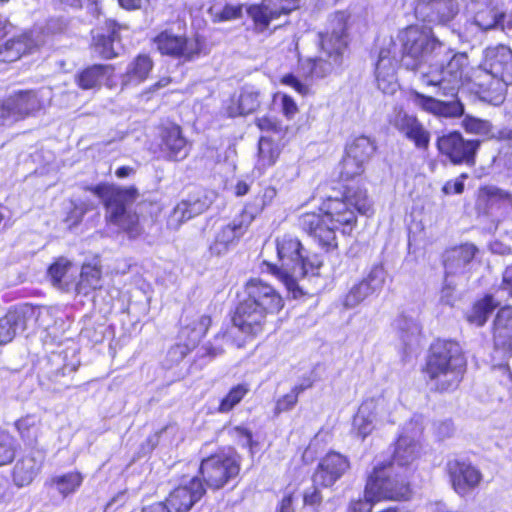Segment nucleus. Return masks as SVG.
Listing matches in <instances>:
<instances>
[{
	"mask_svg": "<svg viewBox=\"0 0 512 512\" xmlns=\"http://www.w3.org/2000/svg\"><path fill=\"white\" fill-rule=\"evenodd\" d=\"M285 307V299L272 284L259 277L249 278L236 295L229 320L243 337L242 347L262 336Z\"/></svg>",
	"mask_w": 512,
	"mask_h": 512,
	"instance_id": "obj_1",
	"label": "nucleus"
},
{
	"mask_svg": "<svg viewBox=\"0 0 512 512\" xmlns=\"http://www.w3.org/2000/svg\"><path fill=\"white\" fill-rule=\"evenodd\" d=\"M434 392L443 394L458 389L467 371V358L459 341L436 338L429 345L420 369Z\"/></svg>",
	"mask_w": 512,
	"mask_h": 512,
	"instance_id": "obj_2",
	"label": "nucleus"
},
{
	"mask_svg": "<svg viewBox=\"0 0 512 512\" xmlns=\"http://www.w3.org/2000/svg\"><path fill=\"white\" fill-rule=\"evenodd\" d=\"M86 190L102 200L107 225L116 227L130 239H136L143 234L140 215L129 209L140 195L135 185L119 186L101 182L88 186Z\"/></svg>",
	"mask_w": 512,
	"mask_h": 512,
	"instance_id": "obj_3",
	"label": "nucleus"
},
{
	"mask_svg": "<svg viewBox=\"0 0 512 512\" xmlns=\"http://www.w3.org/2000/svg\"><path fill=\"white\" fill-rule=\"evenodd\" d=\"M413 489L407 477L398 473L392 462H381L369 474L363 496L354 501V512H372L380 502L409 501Z\"/></svg>",
	"mask_w": 512,
	"mask_h": 512,
	"instance_id": "obj_4",
	"label": "nucleus"
},
{
	"mask_svg": "<svg viewBox=\"0 0 512 512\" xmlns=\"http://www.w3.org/2000/svg\"><path fill=\"white\" fill-rule=\"evenodd\" d=\"M301 0H262L259 3L225 4L222 9L214 15L215 22H226L240 19L243 9L251 19L253 29L257 33L266 31L271 22L282 16H288L300 7Z\"/></svg>",
	"mask_w": 512,
	"mask_h": 512,
	"instance_id": "obj_5",
	"label": "nucleus"
},
{
	"mask_svg": "<svg viewBox=\"0 0 512 512\" xmlns=\"http://www.w3.org/2000/svg\"><path fill=\"white\" fill-rule=\"evenodd\" d=\"M448 52L452 53L448 61L440 66L430 65L422 79L426 86L437 87V94L456 98L459 89L467 84L473 66L467 52L452 49H448Z\"/></svg>",
	"mask_w": 512,
	"mask_h": 512,
	"instance_id": "obj_6",
	"label": "nucleus"
},
{
	"mask_svg": "<svg viewBox=\"0 0 512 512\" xmlns=\"http://www.w3.org/2000/svg\"><path fill=\"white\" fill-rule=\"evenodd\" d=\"M241 466L242 457L236 450H219L201 460L197 476L206 490L218 491L239 477Z\"/></svg>",
	"mask_w": 512,
	"mask_h": 512,
	"instance_id": "obj_7",
	"label": "nucleus"
},
{
	"mask_svg": "<svg viewBox=\"0 0 512 512\" xmlns=\"http://www.w3.org/2000/svg\"><path fill=\"white\" fill-rule=\"evenodd\" d=\"M151 43L161 56L181 62L198 58L203 50V42L199 37L191 38L186 33L177 34L169 28L159 31L151 39Z\"/></svg>",
	"mask_w": 512,
	"mask_h": 512,
	"instance_id": "obj_8",
	"label": "nucleus"
},
{
	"mask_svg": "<svg viewBox=\"0 0 512 512\" xmlns=\"http://www.w3.org/2000/svg\"><path fill=\"white\" fill-rule=\"evenodd\" d=\"M443 48V43L433 33L410 28L405 33L402 61L407 69L417 70L424 63L431 61Z\"/></svg>",
	"mask_w": 512,
	"mask_h": 512,
	"instance_id": "obj_9",
	"label": "nucleus"
},
{
	"mask_svg": "<svg viewBox=\"0 0 512 512\" xmlns=\"http://www.w3.org/2000/svg\"><path fill=\"white\" fill-rule=\"evenodd\" d=\"M480 146L479 139H466L456 130L438 136L436 139L439 155L455 166L474 167Z\"/></svg>",
	"mask_w": 512,
	"mask_h": 512,
	"instance_id": "obj_10",
	"label": "nucleus"
},
{
	"mask_svg": "<svg viewBox=\"0 0 512 512\" xmlns=\"http://www.w3.org/2000/svg\"><path fill=\"white\" fill-rule=\"evenodd\" d=\"M43 107L36 90H18L8 98L0 100V117L4 125H9L35 115Z\"/></svg>",
	"mask_w": 512,
	"mask_h": 512,
	"instance_id": "obj_11",
	"label": "nucleus"
},
{
	"mask_svg": "<svg viewBox=\"0 0 512 512\" xmlns=\"http://www.w3.org/2000/svg\"><path fill=\"white\" fill-rule=\"evenodd\" d=\"M507 84L502 77L481 63L472 68L464 87L474 91L482 100L496 105L503 102Z\"/></svg>",
	"mask_w": 512,
	"mask_h": 512,
	"instance_id": "obj_12",
	"label": "nucleus"
},
{
	"mask_svg": "<svg viewBox=\"0 0 512 512\" xmlns=\"http://www.w3.org/2000/svg\"><path fill=\"white\" fill-rule=\"evenodd\" d=\"M445 471L451 488L459 497H466L478 489L484 477L477 466L463 459L448 460Z\"/></svg>",
	"mask_w": 512,
	"mask_h": 512,
	"instance_id": "obj_13",
	"label": "nucleus"
},
{
	"mask_svg": "<svg viewBox=\"0 0 512 512\" xmlns=\"http://www.w3.org/2000/svg\"><path fill=\"white\" fill-rule=\"evenodd\" d=\"M297 226L326 251L337 248V227L329 223L326 215L319 209L301 213L297 218Z\"/></svg>",
	"mask_w": 512,
	"mask_h": 512,
	"instance_id": "obj_14",
	"label": "nucleus"
},
{
	"mask_svg": "<svg viewBox=\"0 0 512 512\" xmlns=\"http://www.w3.org/2000/svg\"><path fill=\"white\" fill-rule=\"evenodd\" d=\"M256 216L248 210L246 205L236 217L228 224L221 227L209 246L212 255L220 256L230 247L236 245L247 233Z\"/></svg>",
	"mask_w": 512,
	"mask_h": 512,
	"instance_id": "obj_15",
	"label": "nucleus"
},
{
	"mask_svg": "<svg viewBox=\"0 0 512 512\" xmlns=\"http://www.w3.org/2000/svg\"><path fill=\"white\" fill-rule=\"evenodd\" d=\"M322 49L326 52L327 59L309 58L310 74L317 77H324L334 68L340 67L344 56L348 54V41L346 36L338 33H331L322 38Z\"/></svg>",
	"mask_w": 512,
	"mask_h": 512,
	"instance_id": "obj_16",
	"label": "nucleus"
},
{
	"mask_svg": "<svg viewBox=\"0 0 512 512\" xmlns=\"http://www.w3.org/2000/svg\"><path fill=\"white\" fill-rule=\"evenodd\" d=\"M157 150L167 161H181L188 155V140L182 127L173 121L157 126Z\"/></svg>",
	"mask_w": 512,
	"mask_h": 512,
	"instance_id": "obj_17",
	"label": "nucleus"
},
{
	"mask_svg": "<svg viewBox=\"0 0 512 512\" xmlns=\"http://www.w3.org/2000/svg\"><path fill=\"white\" fill-rule=\"evenodd\" d=\"M127 29L112 18H107L92 31L90 48L103 60H112L119 56L115 43H121V31Z\"/></svg>",
	"mask_w": 512,
	"mask_h": 512,
	"instance_id": "obj_18",
	"label": "nucleus"
},
{
	"mask_svg": "<svg viewBox=\"0 0 512 512\" xmlns=\"http://www.w3.org/2000/svg\"><path fill=\"white\" fill-rule=\"evenodd\" d=\"M205 495V485L198 476H193L187 483L174 487L164 501L174 512H190Z\"/></svg>",
	"mask_w": 512,
	"mask_h": 512,
	"instance_id": "obj_19",
	"label": "nucleus"
},
{
	"mask_svg": "<svg viewBox=\"0 0 512 512\" xmlns=\"http://www.w3.org/2000/svg\"><path fill=\"white\" fill-rule=\"evenodd\" d=\"M349 460L335 451L327 452L320 458L311 479L315 485L331 488L349 469Z\"/></svg>",
	"mask_w": 512,
	"mask_h": 512,
	"instance_id": "obj_20",
	"label": "nucleus"
},
{
	"mask_svg": "<svg viewBox=\"0 0 512 512\" xmlns=\"http://www.w3.org/2000/svg\"><path fill=\"white\" fill-rule=\"evenodd\" d=\"M491 334L494 351L503 358H512V305L497 310Z\"/></svg>",
	"mask_w": 512,
	"mask_h": 512,
	"instance_id": "obj_21",
	"label": "nucleus"
},
{
	"mask_svg": "<svg viewBox=\"0 0 512 512\" xmlns=\"http://www.w3.org/2000/svg\"><path fill=\"white\" fill-rule=\"evenodd\" d=\"M44 454L42 449H31L17 460L11 470V478L16 487L23 488L33 483L42 470Z\"/></svg>",
	"mask_w": 512,
	"mask_h": 512,
	"instance_id": "obj_22",
	"label": "nucleus"
},
{
	"mask_svg": "<svg viewBox=\"0 0 512 512\" xmlns=\"http://www.w3.org/2000/svg\"><path fill=\"white\" fill-rule=\"evenodd\" d=\"M414 12L424 22L446 25L458 14V6L454 0H417Z\"/></svg>",
	"mask_w": 512,
	"mask_h": 512,
	"instance_id": "obj_23",
	"label": "nucleus"
},
{
	"mask_svg": "<svg viewBox=\"0 0 512 512\" xmlns=\"http://www.w3.org/2000/svg\"><path fill=\"white\" fill-rule=\"evenodd\" d=\"M115 72V67L112 64H90L79 69L74 75V82L76 86L83 91L93 90L98 91L102 85L108 88L113 87L110 83Z\"/></svg>",
	"mask_w": 512,
	"mask_h": 512,
	"instance_id": "obj_24",
	"label": "nucleus"
},
{
	"mask_svg": "<svg viewBox=\"0 0 512 512\" xmlns=\"http://www.w3.org/2000/svg\"><path fill=\"white\" fill-rule=\"evenodd\" d=\"M393 127L415 148L427 151L430 145L431 134L415 115L399 113L392 121Z\"/></svg>",
	"mask_w": 512,
	"mask_h": 512,
	"instance_id": "obj_25",
	"label": "nucleus"
},
{
	"mask_svg": "<svg viewBox=\"0 0 512 512\" xmlns=\"http://www.w3.org/2000/svg\"><path fill=\"white\" fill-rule=\"evenodd\" d=\"M319 211L326 215L329 223L337 225L350 224L352 221V194L347 188L340 196H328L319 205Z\"/></svg>",
	"mask_w": 512,
	"mask_h": 512,
	"instance_id": "obj_26",
	"label": "nucleus"
},
{
	"mask_svg": "<svg viewBox=\"0 0 512 512\" xmlns=\"http://www.w3.org/2000/svg\"><path fill=\"white\" fill-rule=\"evenodd\" d=\"M411 95L418 107L434 116L459 118L464 114V104L458 97L453 98L454 100L452 101H442L418 91H413Z\"/></svg>",
	"mask_w": 512,
	"mask_h": 512,
	"instance_id": "obj_27",
	"label": "nucleus"
},
{
	"mask_svg": "<svg viewBox=\"0 0 512 512\" xmlns=\"http://www.w3.org/2000/svg\"><path fill=\"white\" fill-rule=\"evenodd\" d=\"M33 316V311L27 307H12L0 317V347L11 343L16 337L17 331L27 328L28 320Z\"/></svg>",
	"mask_w": 512,
	"mask_h": 512,
	"instance_id": "obj_28",
	"label": "nucleus"
},
{
	"mask_svg": "<svg viewBox=\"0 0 512 512\" xmlns=\"http://www.w3.org/2000/svg\"><path fill=\"white\" fill-rule=\"evenodd\" d=\"M481 63L506 83H512V50L508 46L501 44L486 48Z\"/></svg>",
	"mask_w": 512,
	"mask_h": 512,
	"instance_id": "obj_29",
	"label": "nucleus"
},
{
	"mask_svg": "<svg viewBox=\"0 0 512 512\" xmlns=\"http://www.w3.org/2000/svg\"><path fill=\"white\" fill-rule=\"evenodd\" d=\"M36 48L37 44L31 32L23 31L0 45V62H15L24 55L31 54Z\"/></svg>",
	"mask_w": 512,
	"mask_h": 512,
	"instance_id": "obj_30",
	"label": "nucleus"
},
{
	"mask_svg": "<svg viewBox=\"0 0 512 512\" xmlns=\"http://www.w3.org/2000/svg\"><path fill=\"white\" fill-rule=\"evenodd\" d=\"M154 68V60L149 53H138L128 63L122 77V86L139 85L145 82Z\"/></svg>",
	"mask_w": 512,
	"mask_h": 512,
	"instance_id": "obj_31",
	"label": "nucleus"
},
{
	"mask_svg": "<svg viewBox=\"0 0 512 512\" xmlns=\"http://www.w3.org/2000/svg\"><path fill=\"white\" fill-rule=\"evenodd\" d=\"M13 425L23 443L31 449H36L35 445L42 434V418L29 413L15 420Z\"/></svg>",
	"mask_w": 512,
	"mask_h": 512,
	"instance_id": "obj_32",
	"label": "nucleus"
},
{
	"mask_svg": "<svg viewBox=\"0 0 512 512\" xmlns=\"http://www.w3.org/2000/svg\"><path fill=\"white\" fill-rule=\"evenodd\" d=\"M277 255L283 265L294 269L303 255V245L300 239L292 235H283L276 242Z\"/></svg>",
	"mask_w": 512,
	"mask_h": 512,
	"instance_id": "obj_33",
	"label": "nucleus"
},
{
	"mask_svg": "<svg viewBox=\"0 0 512 512\" xmlns=\"http://www.w3.org/2000/svg\"><path fill=\"white\" fill-rule=\"evenodd\" d=\"M498 307L492 294H484L480 299L475 300L465 315L466 321L476 327L484 326L491 313Z\"/></svg>",
	"mask_w": 512,
	"mask_h": 512,
	"instance_id": "obj_34",
	"label": "nucleus"
},
{
	"mask_svg": "<svg viewBox=\"0 0 512 512\" xmlns=\"http://www.w3.org/2000/svg\"><path fill=\"white\" fill-rule=\"evenodd\" d=\"M102 267L98 263L84 262L81 265L79 280L76 283L75 290L77 294L88 295L89 293L101 288Z\"/></svg>",
	"mask_w": 512,
	"mask_h": 512,
	"instance_id": "obj_35",
	"label": "nucleus"
},
{
	"mask_svg": "<svg viewBox=\"0 0 512 512\" xmlns=\"http://www.w3.org/2000/svg\"><path fill=\"white\" fill-rule=\"evenodd\" d=\"M211 326V315L203 314L197 319L181 326L178 337L180 340L188 341L191 343V346L196 348L200 341L207 335Z\"/></svg>",
	"mask_w": 512,
	"mask_h": 512,
	"instance_id": "obj_36",
	"label": "nucleus"
},
{
	"mask_svg": "<svg viewBox=\"0 0 512 512\" xmlns=\"http://www.w3.org/2000/svg\"><path fill=\"white\" fill-rule=\"evenodd\" d=\"M84 477L81 472L74 470L50 477L45 485L55 489L62 498L76 493L83 484Z\"/></svg>",
	"mask_w": 512,
	"mask_h": 512,
	"instance_id": "obj_37",
	"label": "nucleus"
},
{
	"mask_svg": "<svg viewBox=\"0 0 512 512\" xmlns=\"http://www.w3.org/2000/svg\"><path fill=\"white\" fill-rule=\"evenodd\" d=\"M421 445L418 441L407 436L397 439L392 459L389 462L399 466H407L420 457Z\"/></svg>",
	"mask_w": 512,
	"mask_h": 512,
	"instance_id": "obj_38",
	"label": "nucleus"
},
{
	"mask_svg": "<svg viewBox=\"0 0 512 512\" xmlns=\"http://www.w3.org/2000/svg\"><path fill=\"white\" fill-rule=\"evenodd\" d=\"M260 107L258 94L254 92L244 91L234 99H230L226 107V114L230 118L249 115Z\"/></svg>",
	"mask_w": 512,
	"mask_h": 512,
	"instance_id": "obj_39",
	"label": "nucleus"
},
{
	"mask_svg": "<svg viewBox=\"0 0 512 512\" xmlns=\"http://www.w3.org/2000/svg\"><path fill=\"white\" fill-rule=\"evenodd\" d=\"M250 386L246 382L232 385L219 399L216 411L221 414L232 412L249 394Z\"/></svg>",
	"mask_w": 512,
	"mask_h": 512,
	"instance_id": "obj_40",
	"label": "nucleus"
},
{
	"mask_svg": "<svg viewBox=\"0 0 512 512\" xmlns=\"http://www.w3.org/2000/svg\"><path fill=\"white\" fill-rule=\"evenodd\" d=\"M283 142H276L269 136H261L258 141V163L264 169L272 167L278 161Z\"/></svg>",
	"mask_w": 512,
	"mask_h": 512,
	"instance_id": "obj_41",
	"label": "nucleus"
},
{
	"mask_svg": "<svg viewBox=\"0 0 512 512\" xmlns=\"http://www.w3.org/2000/svg\"><path fill=\"white\" fill-rule=\"evenodd\" d=\"M73 263L63 256L55 258L48 266L46 274L51 284L58 288L66 287L70 284L68 274Z\"/></svg>",
	"mask_w": 512,
	"mask_h": 512,
	"instance_id": "obj_42",
	"label": "nucleus"
},
{
	"mask_svg": "<svg viewBox=\"0 0 512 512\" xmlns=\"http://www.w3.org/2000/svg\"><path fill=\"white\" fill-rule=\"evenodd\" d=\"M312 386L313 381L310 379H308L306 383L293 386L288 393L282 395L276 400L274 414L279 415L292 410L298 403L299 395Z\"/></svg>",
	"mask_w": 512,
	"mask_h": 512,
	"instance_id": "obj_43",
	"label": "nucleus"
},
{
	"mask_svg": "<svg viewBox=\"0 0 512 512\" xmlns=\"http://www.w3.org/2000/svg\"><path fill=\"white\" fill-rule=\"evenodd\" d=\"M478 248L472 243H462L451 248V254L447 257L446 262L451 267H461L470 264L476 254Z\"/></svg>",
	"mask_w": 512,
	"mask_h": 512,
	"instance_id": "obj_44",
	"label": "nucleus"
},
{
	"mask_svg": "<svg viewBox=\"0 0 512 512\" xmlns=\"http://www.w3.org/2000/svg\"><path fill=\"white\" fill-rule=\"evenodd\" d=\"M461 126L468 134L492 137L493 125L489 120L481 119L470 114L464 115Z\"/></svg>",
	"mask_w": 512,
	"mask_h": 512,
	"instance_id": "obj_45",
	"label": "nucleus"
},
{
	"mask_svg": "<svg viewBox=\"0 0 512 512\" xmlns=\"http://www.w3.org/2000/svg\"><path fill=\"white\" fill-rule=\"evenodd\" d=\"M376 144L366 136H359L354 139V160L363 163L376 152Z\"/></svg>",
	"mask_w": 512,
	"mask_h": 512,
	"instance_id": "obj_46",
	"label": "nucleus"
},
{
	"mask_svg": "<svg viewBox=\"0 0 512 512\" xmlns=\"http://www.w3.org/2000/svg\"><path fill=\"white\" fill-rule=\"evenodd\" d=\"M17 447L8 434H0V467L10 465L16 458Z\"/></svg>",
	"mask_w": 512,
	"mask_h": 512,
	"instance_id": "obj_47",
	"label": "nucleus"
},
{
	"mask_svg": "<svg viewBox=\"0 0 512 512\" xmlns=\"http://www.w3.org/2000/svg\"><path fill=\"white\" fill-rule=\"evenodd\" d=\"M323 265V260L318 254H303L298 265L301 269V276L312 275L317 276L319 269Z\"/></svg>",
	"mask_w": 512,
	"mask_h": 512,
	"instance_id": "obj_48",
	"label": "nucleus"
},
{
	"mask_svg": "<svg viewBox=\"0 0 512 512\" xmlns=\"http://www.w3.org/2000/svg\"><path fill=\"white\" fill-rule=\"evenodd\" d=\"M255 125L262 132L274 133L284 137L285 129L282 127L281 122L274 117L264 115L255 120Z\"/></svg>",
	"mask_w": 512,
	"mask_h": 512,
	"instance_id": "obj_49",
	"label": "nucleus"
},
{
	"mask_svg": "<svg viewBox=\"0 0 512 512\" xmlns=\"http://www.w3.org/2000/svg\"><path fill=\"white\" fill-rule=\"evenodd\" d=\"M88 208L83 203H73L72 206L67 211L64 222L69 228H74L78 226L85 214L87 213Z\"/></svg>",
	"mask_w": 512,
	"mask_h": 512,
	"instance_id": "obj_50",
	"label": "nucleus"
},
{
	"mask_svg": "<svg viewBox=\"0 0 512 512\" xmlns=\"http://www.w3.org/2000/svg\"><path fill=\"white\" fill-rule=\"evenodd\" d=\"M230 434L242 444V446L253 450L257 446V442L253 439V432L242 425H236L230 430Z\"/></svg>",
	"mask_w": 512,
	"mask_h": 512,
	"instance_id": "obj_51",
	"label": "nucleus"
},
{
	"mask_svg": "<svg viewBox=\"0 0 512 512\" xmlns=\"http://www.w3.org/2000/svg\"><path fill=\"white\" fill-rule=\"evenodd\" d=\"M321 486L313 483L312 487L305 490L302 494L303 506L318 508L323 502V495L321 493Z\"/></svg>",
	"mask_w": 512,
	"mask_h": 512,
	"instance_id": "obj_52",
	"label": "nucleus"
},
{
	"mask_svg": "<svg viewBox=\"0 0 512 512\" xmlns=\"http://www.w3.org/2000/svg\"><path fill=\"white\" fill-rule=\"evenodd\" d=\"M194 349L195 347L191 346V343L181 340V342H178L169 348L167 355L170 357L171 361L179 362Z\"/></svg>",
	"mask_w": 512,
	"mask_h": 512,
	"instance_id": "obj_53",
	"label": "nucleus"
},
{
	"mask_svg": "<svg viewBox=\"0 0 512 512\" xmlns=\"http://www.w3.org/2000/svg\"><path fill=\"white\" fill-rule=\"evenodd\" d=\"M468 178V174L463 172L456 179L448 180L444 183L441 191L444 195L462 194L465 189L464 181Z\"/></svg>",
	"mask_w": 512,
	"mask_h": 512,
	"instance_id": "obj_54",
	"label": "nucleus"
},
{
	"mask_svg": "<svg viewBox=\"0 0 512 512\" xmlns=\"http://www.w3.org/2000/svg\"><path fill=\"white\" fill-rule=\"evenodd\" d=\"M280 83L293 88L298 94L306 96L309 93V88L303 84L292 73H287L280 78Z\"/></svg>",
	"mask_w": 512,
	"mask_h": 512,
	"instance_id": "obj_55",
	"label": "nucleus"
},
{
	"mask_svg": "<svg viewBox=\"0 0 512 512\" xmlns=\"http://www.w3.org/2000/svg\"><path fill=\"white\" fill-rule=\"evenodd\" d=\"M172 215L177 217L179 223L189 220L192 218L191 203L187 200L178 202L172 211Z\"/></svg>",
	"mask_w": 512,
	"mask_h": 512,
	"instance_id": "obj_56",
	"label": "nucleus"
},
{
	"mask_svg": "<svg viewBox=\"0 0 512 512\" xmlns=\"http://www.w3.org/2000/svg\"><path fill=\"white\" fill-rule=\"evenodd\" d=\"M480 191L489 199H498L502 201H512V194L508 191L502 190L497 187L483 186Z\"/></svg>",
	"mask_w": 512,
	"mask_h": 512,
	"instance_id": "obj_57",
	"label": "nucleus"
},
{
	"mask_svg": "<svg viewBox=\"0 0 512 512\" xmlns=\"http://www.w3.org/2000/svg\"><path fill=\"white\" fill-rule=\"evenodd\" d=\"M279 281L283 283L285 288L293 294L294 297H297L299 295H302V291L300 287L298 286L296 278L288 273L287 271H284L281 276L278 278Z\"/></svg>",
	"mask_w": 512,
	"mask_h": 512,
	"instance_id": "obj_58",
	"label": "nucleus"
},
{
	"mask_svg": "<svg viewBox=\"0 0 512 512\" xmlns=\"http://www.w3.org/2000/svg\"><path fill=\"white\" fill-rule=\"evenodd\" d=\"M282 100V113L287 119H292L296 113L298 112V106L294 99L288 95L283 94L281 97Z\"/></svg>",
	"mask_w": 512,
	"mask_h": 512,
	"instance_id": "obj_59",
	"label": "nucleus"
},
{
	"mask_svg": "<svg viewBox=\"0 0 512 512\" xmlns=\"http://www.w3.org/2000/svg\"><path fill=\"white\" fill-rule=\"evenodd\" d=\"M354 208L359 213L366 216H371L374 213L372 203L367 199V197H363L362 199H360L356 197V195H354Z\"/></svg>",
	"mask_w": 512,
	"mask_h": 512,
	"instance_id": "obj_60",
	"label": "nucleus"
},
{
	"mask_svg": "<svg viewBox=\"0 0 512 512\" xmlns=\"http://www.w3.org/2000/svg\"><path fill=\"white\" fill-rule=\"evenodd\" d=\"M293 501L294 495L292 492L285 494L278 502L275 512H295Z\"/></svg>",
	"mask_w": 512,
	"mask_h": 512,
	"instance_id": "obj_61",
	"label": "nucleus"
},
{
	"mask_svg": "<svg viewBox=\"0 0 512 512\" xmlns=\"http://www.w3.org/2000/svg\"><path fill=\"white\" fill-rule=\"evenodd\" d=\"M501 288L512 298V264L508 265L502 274Z\"/></svg>",
	"mask_w": 512,
	"mask_h": 512,
	"instance_id": "obj_62",
	"label": "nucleus"
},
{
	"mask_svg": "<svg viewBox=\"0 0 512 512\" xmlns=\"http://www.w3.org/2000/svg\"><path fill=\"white\" fill-rule=\"evenodd\" d=\"M141 512H172L165 501H157L142 507Z\"/></svg>",
	"mask_w": 512,
	"mask_h": 512,
	"instance_id": "obj_63",
	"label": "nucleus"
},
{
	"mask_svg": "<svg viewBox=\"0 0 512 512\" xmlns=\"http://www.w3.org/2000/svg\"><path fill=\"white\" fill-rule=\"evenodd\" d=\"M260 268L262 272L268 273L277 279L284 272V270H282L279 266L268 261H263L260 265Z\"/></svg>",
	"mask_w": 512,
	"mask_h": 512,
	"instance_id": "obj_64",
	"label": "nucleus"
}]
</instances>
